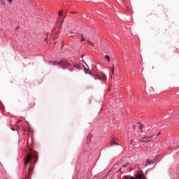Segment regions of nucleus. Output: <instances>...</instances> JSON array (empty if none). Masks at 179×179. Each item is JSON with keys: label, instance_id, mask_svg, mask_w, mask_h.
<instances>
[{"label": "nucleus", "instance_id": "nucleus-1", "mask_svg": "<svg viewBox=\"0 0 179 179\" xmlns=\"http://www.w3.org/2000/svg\"><path fill=\"white\" fill-rule=\"evenodd\" d=\"M37 160H38V154L35 152L34 154H29L24 158V165L26 167H28V176L30 177V175L33 173V168H31V164H36Z\"/></svg>", "mask_w": 179, "mask_h": 179}, {"label": "nucleus", "instance_id": "nucleus-2", "mask_svg": "<svg viewBox=\"0 0 179 179\" xmlns=\"http://www.w3.org/2000/svg\"><path fill=\"white\" fill-rule=\"evenodd\" d=\"M49 65H53V66H55V65H61L63 69H69V67L72 64L66 61L61 60L59 62H57V61L49 62Z\"/></svg>", "mask_w": 179, "mask_h": 179}, {"label": "nucleus", "instance_id": "nucleus-3", "mask_svg": "<svg viewBox=\"0 0 179 179\" xmlns=\"http://www.w3.org/2000/svg\"><path fill=\"white\" fill-rule=\"evenodd\" d=\"M156 139V137H155V135H151L150 136H145L142 138V140H140V142L142 143H149V142H152V141H155Z\"/></svg>", "mask_w": 179, "mask_h": 179}, {"label": "nucleus", "instance_id": "nucleus-4", "mask_svg": "<svg viewBox=\"0 0 179 179\" xmlns=\"http://www.w3.org/2000/svg\"><path fill=\"white\" fill-rule=\"evenodd\" d=\"M125 179H145V175L143 173H138L136 177L130 176H124Z\"/></svg>", "mask_w": 179, "mask_h": 179}, {"label": "nucleus", "instance_id": "nucleus-5", "mask_svg": "<svg viewBox=\"0 0 179 179\" xmlns=\"http://www.w3.org/2000/svg\"><path fill=\"white\" fill-rule=\"evenodd\" d=\"M85 72L86 74L89 73V75H92L94 79H95L96 80H100V79H101V76H97L96 74H92V71L86 69V67H85Z\"/></svg>", "mask_w": 179, "mask_h": 179}, {"label": "nucleus", "instance_id": "nucleus-6", "mask_svg": "<svg viewBox=\"0 0 179 179\" xmlns=\"http://www.w3.org/2000/svg\"><path fill=\"white\" fill-rule=\"evenodd\" d=\"M59 30H61V26L58 27L57 28H54V31L53 33H55V34H57V33L59 32Z\"/></svg>", "mask_w": 179, "mask_h": 179}, {"label": "nucleus", "instance_id": "nucleus-7", "mask_svg": "<svg viewBox=\"0 0 179 179\" xmlns=\"http://www.w3.org/2000/svg\"><path fill=\"white\" fill-rule=\"evenodd\" d=\"M120 144H118L117 143V141H115V140H114V141H113L112 142H111V146H118Z\"/></svg>", "mask_w": 179, "mask_h": 179}, {"label": "nucleus", "instance_id": "nucleus-8", "mask_svg": "<svg viewBox=\"0 0 179 179\" xmlns=\"http://www.w3.org/2000/svg\"><path fill=\"white\" fill-rule=\"evenodd\" d=\"M73 66H74V68H76L77 69H80V64L76 63L75 64H73Z\"/></svg>", "mask_w": 179, "mask_h": 179}, {"label": "nucleus", "instance_id": "nucleus-9", "mask_svg": "<svg viewBox=\"0 0 179 179\" xmlns=\"http://www.w3.org/2000/svg\"><path fill=\"white\" fill-rule=\"evenodd\" d=\"M152 135H155L154 138H156V139H157V136H159L160 135H162V131H159L157 134H153Z\"/></svg>", "mask_w": 179, "mask_h": 179}, {"label": "nucleus", "instance_id": "nucleus-10", "mask_svg": "<svg viewBox=\"0 0 179 179\" xmlns=\"http://www.w3.org/2000/svg\"><path fill=\"white\" fill-rule=\"evenodd\" d=\"M105 59H107V61H108V62H110V61H111V59H110V56H108V55H107L105 56Z\"/></svg>", "mask_w": 179, "mask_h": 179}, {"label": "nucleus", "instance_id": "nucleus-11", "mask_svg": "<svg viewBox=\"0 0 179 179\" xmlns=\"http://www.w3.org/2000/svg\"><path fill=\"white\" fill-rule=\"evenodd\" d=\"M87 43H88V44H90V45H94V43L90 41H87Z\"/></svg>", "mask_w": 179, "mask_h": 179}, {"label": "nucleus", "instance_id": "nucleus-12", "mask_svg": "<svg viewBox=\"0 0 179 179\" xmlns=\"http://www.w3.org/2000/svg\"><path fill=\"white\" fill-rule=\"evenodd\" d=\"M110 71L112 72V74L114 75V65H113V66L111 67Z\"/></svg>", "mask_w": 179, "mask_h": 179}, {"label": "nucleus", "instance_id": "nucleus-13", "mask_svg": "<svg viewBox=\"0 0 179 179\" xmlns=\"http://www.w3.org/2000/svg\"><path fill=\"white\" fill-rule=\"evenodd\" d=\"M102 79L103 80H106V79H107V77L106 76V75H102Z\"/></svg>", "mask_w": 179, "mask_h": 179}, {"label": "nucleus", "instance_id": "nucleus-14", "mask_svg": "<svg viewBox=\"0 0 179 179\" xmlns=\"http://www.w3.org/2000/svg\"><path fill=\"white\" fill-rule=\"evenodd\" d=\"M138 128H139V129H143V124H140L138 126Z\"/></svg>", "mask_w": 179, "mask_h": 179}, {"label": "nucleus", "instance_id": "nucleus-15", "mask_svg": "<svg viewBox=\"0 0 179 179\" xmlns=\"http://www.w3.org/2000/svg\"><path fill=\"white\" fill-rule=\"evenodd\" d=\"M122 167H124L125 169V167H128V164H124Z\"/></svg>", "mask_w": 179, "mask_h": 179}, {"label": "nucleus", "instance_id": "nucleus-16", "mask_svg": "<svg viewBox=\"0 0 179 179\" xmlns=\"http://www.w3.org/2000/svg\"><path fill=\"white\" fill-rule=\"evenodd\" d=\"M8 2H9L10 5H12V2H13V0H7Z\"/></svg>", "mask_w": 179, "mask_h": 179}, {"label": "nucleus", "instance_id": "nucleus-17", "mask_svg": "<svg viewBox=\"0 0 179 179\" xmlns=\"http://www.w3.org/2000/svg\"><path fill=\"white\" fill-rule=\"evenodd\" d=\"M147 163H148V164H151L152 161H150V160H149V159H147Z\"/></svg>", "mask_w": 179, "mask_h": 179}, {"label": "nucleus", "instance_id": "nucleus-18", "mask_svg": "<svg viewBox=\"0 0 179 179\" xmlns=\"http://www.w3.org/2000/svg\"><path fill=\"white\" fill-rule=\"evenodd\" d=\"M58 14L59 16H62V11H59Z\"/></svg>", "mask_w": 179, "mask_h": 179}, {"label": "nucleus", "instance_id": "nucleus-19", "mask_svg": "<svg viewBox=\"0 0 179 179\" xmlns=\"http://www.w3.org/2000/svg\"><path fill=\"white\" fill-rule=\"evenodd\" d=\"M81 41H85V38L84 37H82Z\"/></svg>", "mask_w": 179, "mask_h": 179}, {"label": "nucleus", "instance_id": "nucleus-20", "mask_svg": "<svg viewBox=\"0 0 179 179\" xmlns=\"http://www.w3.org/2000/svg\"><path fill=\"white\" fill-rule=\"evenodd\" d=\"M47 36L48 37V34H47ZM48 37H46V38H45V41H47Z\"/></svg>", "mask_w": 179, "mask_h": 179}, {"label": "nucleus", "instance_id": "nucleus-21", "mask_svg": "<svg viewBox=\"0 0 179 179\" xmlns=\"http://www.w3.org/2000/svg\"><path fill=\"white\" fill-rule=\"evenodd\" d=\"M132 143H134V140H132V141L130 142V145H132Z\"/></svg>", "mask_w": 179, "mask_h": 179}, {"label": "nucleus", "instance_id": "nucleus-22", "mask_svg": "<svg viewBox=\"0 0 179 179\" xmlns=\"http://www.w3.org/2000/svg\"><path fill=\"white\" fill-rule=\"evenodd\" d=\"M74 68L72 67L71 69H69L70 71H73Z\"/></svg>", "mask_w": 179, "mask_h": 179}, {"label": "nucleus", "instance_id": "nucleus-23", "mask_svg": "<svg viewBox=\"0 0 179 179\" xmlns=\"http://www.w3.org/2000/svg\"><path fill=\"white\" fill-rule=\"evenodd\" d=\"M12 131H15V128L11 129Z\"/></svg>", "mask_w": 179, "mask_h": 179}, {"label": "nucleus", "instance_id": "nucleus-24", "mask_svg": "<svg viewBox=\"0 0 179 179\" xmlns=\"http://www.w3.org/2000/svg\"><path fill=\"white\" fill-rule=\"evenodd\" d=\"M72 33H73V32H72V31H71V34H72Z\"/></svg>", "mask_w": 179, "mask_h": 179}]
</instances>
